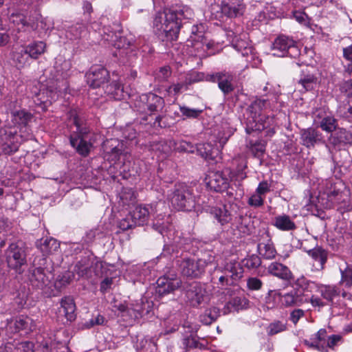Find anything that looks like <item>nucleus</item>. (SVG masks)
<instances>
[{"label":"nucleus","mask_w":352,"mask_h":352,"mask_svg":"<svg viewBox=\"0 0 352 352\" xmlns=\"http://www.w3.org/2000/svg\"><path fill=\"white\" fill-rule=\"evenodd\" d=\"M220 316V309L217 307H212L206 309L200 315L199 318L202 324L205 325L211 324Z\"/></svg>","instance_id":"nucleus-43"},{"label":"nucleus","mask_w":352,"mask_h":352,"mask_svg":"<svg viewBox=\"0 0 352 352\" xmlns=\"http://www.w3.org/2000/svg\"><path fill=\"white\" fill-rule=\"evenodd\" d=\"M164 203L158 202L148 205H140L131 212L133 221L139 226L146 224L155 213L159 212L160 208L164 206Z\"/></svg>","instance_id":"nucleus-14"},{"label":"nucleus","mask_w":352,"mask_h":352,"mask_svg":"<svg viewBox=\"0 0 352 352\" xmlns=\"http://www.w3.org/2000/svg\"><path fill=\"white\" fill-rule=\"evenodd\" d=\"M207 184L214 191L223 192L229 187V179L222 172L217 171L210 173Z\"/></svg>","instance_id":"nucleus-24"},{"label":"nucleus","mask_w":352,"mask_h":352,"mask_svg":"<svg viewBox=\"0 0 352 352\" xmlns=\"http://www.w3.org/2000/svg\"><path fill=\"white\" fill-rule=\"evenodd\" d=\"M85 26L81 23L69 26L66 30V36L70 40H76L80 38L85 32Z\"/></svg>","instance_id":"nucleus-48"},{"label":"nucleus","mask_w":352,"mask_h":352,"mask_svg":"<svg viewBox=\"0 0 352 352\" xmlns=\"http://www.w3.org/2000/svg\"><path fill=\"white\" fill-rule=\"evenodd\" d=\"M60 91H58L59 92ZM58 97V91L52 90H41L34 96V100L38 104H43L47 105V104H52L53 101H55Z\"/></svg>","instance_id":"nucleus-34"},{"label":"nucleus","mask_w":352,"mask_h":352,"mask_svg":"<svg viewBox=\"0 0 352 352\" xmlns=\"http://www.w3.org/2000/svg\"><path fill=\"white\" fill-rule=\"evenodd\" d=\"M115 308L119 311L118 315L120 316L135 320L149 312L150 305L149 302H145L144 298H141L127 305L124 303L116 305Z\"/></svg>","instance_id":"nucleus-11"},{"label":"nucleus","mask_w":352,"mask_h":352,"mask_svg":"<svg viewBox=\"0 0 352 352\" xmlns=\"http://www.w3.org/2000/svg\"><path fill=\"white\" fill-rule=\"evenodd\" d=\"M172 11L175 12L177 21L180 22L182 25V21L183 19H191L194 16L193 10L187 6H180L176 8H170Z\"/></svg>","instance_id":"nucleus-46"},{"label":"nucleus","mask_w":352,"mask_h":352,"mask_svg":"<svg viewBox=\"0 0 352 352\" xmlns=\"http://www.w3.org/2000/svg\"><path fill=\"white\" fill-rule=\"evenodd\" d=\"M318 82V78L316 74L308 70H303L298 80V85L301 87L300 91H307L314 89Z\"/></svg>","instance_id":"nucleus-27"},{"label":"nucleus","mask_w":352,"mask_h":352,"mask_svg":"<svg viewBox=\"0 0 352 352\" xmlns=\"http://www.w3.org/2000/svg\"><path fill=\"white\" fill-rule=\"evenodd\" d=\"M319 191L321 195L326 196V208L338 206V210L341 212L351 209L349 204V190L340 179L330 178L323 181L320 184Z\"/></svg>","instance_id":"nucleus-1"},{"label":"nucleus","mask_w":352,"mask_h":352,"mask_svg":"<svg viewBox=\"0 0 352 352\" xmlns=\"http://www.w3.org/2000/svg\"><path fill=\"white\" fill-rule=\"evenodd\" d=\"M210 213L221 226L228 223L232 219L231 214L225 206L212 207Z\"/></svg>","instance_id":"nucleus-33"},{"label":"nucleus","mask_w":352,"mask_h":352,"mask_svg":"<svg viewBox=\"0 0 352 352\" xmlns=\"http://www.w3.org/2000/svg\"><path fill=\"white\" fill-rule=\"evenodd\" d=\"M264 197L256 192L253 194L248 199V204L253 207H260L264 204Z\"/></svg>","instance_id":"nucleus-60"},{"label":"nucleus","mask_w":352,"mask_h":352,"mask_svg":"<svg viewBox=\"0 0 352 352\" xmlns=\"http://www.w3.org/2000/svg\"><path fill=\"white\" fill-rule=\"evenodd\" d=\"M243 266L248 270L256 269L261 264V261L259 256L252 254L250 256L244 258L242 261Z\"/></svg>","instance_id":"nucleus-54"},{"label":"nucleus","mask_w":352,"mask_h":352,"mask_svg":"<svg viewBox=\"0 0 352 352\" xmlns=\"http://www.w3.org/2000/svg\"><path fill=\"white\" fill-rule=\"evenodd\" d=\"M136 106L140 108L138 109L140 111L148 110L151 113L154 112H161L162 114L155 118L154 125L157 124L158 126L163 127V125L161 124V120L163 118L162 110L164 107V100L162 97L153 93L142 95L140 97V102Z\"/></svg>","instance_id":"nucleus-10"},{"label":"nucleus","mask_w":352,"mask_h":352,"mask_svg":"<svg viewBox=\"0 0 352 352\" xmlns=\"http://www.w3.org/2000/svg\"><path fill=\"white\" fill-rule=\"evenodd\" d=\"M9 21L17 27L19 31H25L28 28H34V25L27 21L25 16L23 13H12L9 16Z\"/></svg>","instance_id":"nucleus-38"},{"label":"nucleus","mask_w":352,"mask_h":352,"mask_svg":"<svg viewBox=\"0 0 352 352\" xmlns=\"http://www.w3.org/2000/svg\"><path fill=\"white\" fill-rule=\"evenodd\" d=\"M36 246L45 256L60 252V243L52 237L41 238L37 240Z\"/></svg>","instance_id":"nucleus-23"},{"label":"nucleus","mask_w":352,"mask_h":352,"mask_svg":"<svg viewBox=\"0 0 352 352\" xmlns=\"http://www.w3.org/2000/svg\"><path fill=\"white\" fill-rule=\"evenodd\" d=\"M15 352H34V344L28 341L20 342L16 345Z\"/></svg>","instance_id":"nucleus-62"},{"label":"nucleus","mask_w":352,"mask_h":352,"mask_svg":"<svg viewBox=\"0 0 352 352\" xmlns=\"http://www.w3.org/2000/svg\"><path fill=\"white\" fill-rule=\"evenodd\" d=\"M286 329V325L281 322H275L270 324L268 328V333L274 335L282 332Z\"/></svg>","instance_id":"nucleus-61"},{"label":"nucleus","mask_w":352,"mask_h":352,"mask_svg":"<svg viewBox=\"0 0 352 352\" xmlns=\"http://www.w3.org/2000/svg\"><path fill=\"white\" fill-rule=\"evenodd\" d=\"M75 311L76 305L72 297L65 296L61 299L59 311H63L67 320L72 321L75 319Z\"/></svg>","instance_id":"nucleus-31"},{"label":"nucleus","mask_w":352,"mask_h":352,"mask_svg":"<svg viewBox=\"0 0 352 352\" xmlns=\"http://www.w3.org/2000/svg\"><path fill=\"white\" fill-rule=\"evenodd\" d=\"M197 151L199 155L206 160H214L219 153V148L214 147L211 143L198 144Z\"/></svg>","instance_id":"nucleus-32"},{"label":"nucleus","mask_w":352,"mask_h":352,"mask_svg":"<svg viewBox=\"0 0 352 352\" xmlns=\"http://www.w3.org/2000/svg\"><path fill=\"white\" fill-rule=\"evenodd\" d=\"M136 197L131 188H124L120 194L119 204L123 207L129 206L135 202Z\"/></svg>","instance_id":"nucleus-50"},{"label":"nucleus","mask_w":352,"mask_h":352,"mask_svg":"<svg viewBox=\"0 0 352 352\" xmlns=\"http://www.w3.org/2000/svg\"><path fill=\"white\" fill-rule=\"evenodd\" d=\"M212 294L208 286L201 283H191L185 292V300L187 305L194 308H199L208 304Z\"/></svg>","instance_id":"nucleus-6"},{"label":"nucleus","mask_w":352,"mask_h":352,"mask_svg":"<svg viewBox=\"0 0 352 352\" xmlns=\"http://www.w3.org/2000/svg\"><path fill=\"white\" fill-rule=\"evenodd\" d=\"M52 278L50 272L46 273L43 268L36 267L30 273L29 280L32 287L44 289L50 285Z\"/></svg>","instance_id":"nucleus-18"},{"label":"nucleus","mask_w":352,"mask_h":352,"mask_svg":"<svg viewBox=\"0 0 352 352\" xmlns=\"http://www.w3.org/2000/svg\"><path fill=\"white\" fill-rule=\"evenodd\" d=\"M318 292L324 300H326L329 303H332L333 299L342 295L343 298H351V295L347 292L342 290L336 285H321L318 287Z\"/></svg>","instance_id":"nucleus-22"},{"label":"nucleus","mask_w":352,"mask_h":352,"mask_svg":"<svg viewBox=\"0 0 352 352\" xmlns=\"http://www.w3.org/2000/svg\"><path fill=\"white\" fill-rule=\"evenodd\" d=\"M4 133V137L1 141L3 142V151L7 154H11L16 152L19 148V143L17 140L16 131L11 128L0 130V134Z\"/></svg>","instance_id":"nucleus-21"},{"label":"nucleus","mask_w":352,"mask_h":352,"mask_svg":"<svg viewBox=\"0 0 352 352\" xmlns=\"http://www.w3.org/2000/svg\"><path fill=\"white\" fill-rule=\"evenodd\" d=\"M158 292L160 294H168L182 286V280L175 274L163 276L157 280Z\"/></svg>","instance_id":"nucleus-19"},{"label":"nucleus","mask_w":352,"mask_h":352,"mask_svg":"<svg viewBox=\"0 0 352 352\" xmlns=\"http://www.w3.org/2000/svg\"><path fill=\"white\" fill-rule=\"evenodd\" d=\"M262 285V281L256 277H250L247 280V286L250 290H258Z\"/></svg>","instance_id":"nucleus-64"},{"label":"nucleus","mask_w":352,"mask_h":352,"mask_svg":"<svg viewBox=\"0 0 352 352\" xmlns=\"http://www.w3.org/2000/svg\"><path fill=\"white\" fill-rule=\"evenodd\" d=\"M69 124L76 127V131L70 135V144L75 148L76 151L82 156H87L92 148L93 142L95 140L89 138L86 140L89 133L85 120L80 118L76 109H72L68 113Z\"/></svg>","instance_id":"nucleus-4"},{"label":"nucleus","mask_w":352,"mask_h":352,"mask_svg":"<svg viewBox=\"0 0 352 352\" xmlns=\"http://www.w3.org/2000/svg\"><path fill=\"white\" fill-rule=\"evenodd\" d=\"M46 45L42 41H37L25 46L27 52L31 59H36L45 51Z\"/></svg>","instance_id":"nucleus-44"},{"label":"nucleus","mask_w":352,"mask_h":352,"mask_svg":"<svg viewBox=\"0 0 352 352\" xmlns=\"http://www.w3.org/2000/svg\"><path fill=\"white\" fill-rule=\"evenodd\" d=\"M32 118V115L25 110L17 111L12 113V122L19 126H26Z\"/></svg>","instance_id":"nucleus-49"},{"label":"nucleus","mask_w":352,"mask_h":352,"mask_svg":"<svg viewBox=\"0 0 352 352\" xmlns=\"http://www.w3.org/2000/svg\"><path fill=\"white\" fill-rule=\"evenodd\" d=\"M102 87L104 93L114 100H120L124 98L123 87L116 80L112 81L110 84L105 83Z\"/></svg>","instance_id":"nucleus-36"},{"label":"nucleus","mask_w":352,"mask_h":352,"mask_svg":"<svg viewBox=\"0 0 352 352\" xmlns=\"http://www.w3.org/2000/svg\"><path fill=\"white\" fill-rule=\"evenodd\" d=\"M175 12L166 9L163 12L155 14L153 21V29L155 34L163 41L177 40L180 22L177 21Z\"/></svg>","instance_id":"nucleus-3"},{"label":"nucleus","mask_w":352,"mask_h":352,"mask_svg":"<svg viewBox=\"0 0 352 352\" xmlns=\"http://www.w3.org/2000/svg\"><path fill=\"white\" fill-rule=\"evenodd\" d=\"M113 142L116 143L117 141L115 140H107L104 142L103 148L107 153L111 154V160H117L121 154V150Z\"/></svg>","instance_id":"nucleus-52"},{"label":"nucleus","mask_w":352,"mask_h":352,"mask_svg":"<svg viewBox=\"0 0 352 352\" xmlns=\"http://www.w3.org/2000/svg\"><path fill=\"white\" fill-rule=\"evenodd\" d=\"M104 39L108 41L117 49H126L130 46L131 42L120 32H104Z\"/></svg>","instance_id":"nucleus-30"},{"label":"nucleus","mask_w":352,"mask_h":352,"mask_svg":"<svg viewBox=\"0 0 352 352\" xmlns=\"http://www.w3.org/2000/svg\"><path fill=\"white\" fill-rule=\"evenodd\" d=\"M267 269L270 274L282 280H289L293 277L289 267L278 262L271 263Z\"/></svg>","instance_id":"nucleus-28"},{"label":"nucleus","mask_w":352,"mask_h":352,"mask_svg":"<svg viewBox=\"0 0 352 352\" xmlns=\"http://www.w3.org/2000/svg\"><path fill=\"white\" fill-rule=\"evenodd\" d=\"M110 266L107 263L98 261L96 258L85 256L77 262L74 272L82 278H91L93 274L102 276L107 274V270Z\"/></svg>","instance_id":"nucleus-5"},{"label":"nucleus","mask_w":352,"mask_h":352,"mask_svg":"<svg viewBox=\"0 0 352 352\" xmlns=\"http://www.w3.org/2000/svg\"><path fill=\"white\" fill-rule=\"evenodd\" d=\"M300 140L305 146L311 148L322 142V135L314 128H308L301 131Z\"/></svg>","instance_id":"nucleus-25"},{"label":"nucleus","mask_w":352,"mask_h":352,"mask_svg":"<svg viewBox=\"0 0 352 352\" xmlns=\"http://www.w3.org/2000/svg\"><path fill=\"white\" fill-rule=\"evenodd\" d=\"M228 36L232 38V43L234 47L241 52L243 56H248L252 53V49L250 46V43L247 40L246 34L243 33L240 35H236L234 32L230 31L228 32Z\"/></svg>","instance_id":"nucleus-26"},{"label":"nucleus","mask_w":352,"mask_h":352,"mask_svg":"<svg viewBox=\"0 0 352 352\" xmlns=\"http://www.w3.org/2000/svg\"><path fill=\"white\" fill-rule=\"evenodd\" d=\"M271 108L267 100L257 98L254 100L248 107L246 127L247 133L254 131H261L269 128L267 133L273 135L275 133L274 128L271 126L274 124V118L272 117L265 116L262 114L263 111Z\"/></svg>","instance_id":"nucleus-2"},{"label":"nucleus","mask_w":352,"mask_h":352,"mask_svg":"<svg viewBox=\"0 0 352 352\" xmlns=\"http://www.w3.org/2000/svg\"><path fill=\"white\" fill-rule=\"evenodd\" d=\"M179 270L182 274L190 278H199L204 272L206 263L202 259L185 257L177 261Z\"/></svg>","instance_id":"nucleus-12"},{"label":"nucleus","mask_w":352,"mask_h":352,"mask_svg":"<svg viewBox=\"0 0 352 352\" xmlns=\"http://www.w3.org/2000/svg\"><path fill=\"white\" fill-rule=\"evenodd\" d=\"M327 331L324 329H320L309 340H305L304 344L309 348L326 352L327 347L333 349L342 341L340 335H332L326 339Z\"/></svg>","instance_id":"nucleus-8"},{"label":"nucleus","mask_w":352,"mask_h":352,"mask_svg":"<svg viewBox=\"0 0 352 352\" xmlns=\"http://www.w3.org/2000/svg\"><path fill=\"white\" fill-rule=\"evenodd\" d=\"M179 110L182 115L186 118H197L203 112L202 109H191L186 106H179Z\"/></svg>","instance_id":"nucleus-55"},{"label":"nucleus","mask_w":352,"mask_h":352,"mask_svg":"<svg viewBox=\"0 0 352 352\" xmlns=\"http://www.w3.org/2000/svg\"><path fill=\"white\" fill-rule=\"evenodd\" d=\"M248 219H240V221L238 223L236 226L237 228V233L235 232L234 235L236 236V237H242L246 235H249L252 232V226H250L248 223Z\"/></svg>","instance_id":"nucleus-53"},{"label":"nucleus","mask_w":352,"mask_h":352,"mask_svg":"<svg viewBox=\"0 0 352 352\" xmlns=\"http://www.w3.org/2000/svg\"><path fill=\"white\" fill-rule=\"evenodd\" d=\"M171 75L170 67L164 66L161 67L155 74V78L159 81H166Z\"/></svg>","instance_id":"nucleus-59"},{"label":"nucleus","mask_w":352,"mask_h":352,"mask_svg":"<svg viewBox=\"0 0 352 352\" xmlns=\"http://www.w3.org/2000/svg\"><path fill=\"white\" fill-rule=\"evenodd\" d=\"M204 74L201 72H192L185 76L184 84L186 86L203 80Z\"/></svg>","instance_id":"nucleus-56"},{"label":"nucleus","mask_w":352,"mask_h":352,"mask_svg":"<svg viewBox=\"0 0 352 352\" xmlns=\"http://www.w3.org/2000/svg\"><path fill=\"white\" fill-rule=\"evenodd\" d=\"M54 68L56 70V77L66 78L68 76V72L70 69V63L66 60L57 58L55 63Z\"/></svg>","instance_id":"nucleus-47"},{"label":"nucleus","mask_w":352,"mask_h":352,"mask_svg":"<svg viewBox=\"0 0 352 352\" xmlns=\"http://www.w3.org/2000/svg\"><path fill=\"white\" fill-rule=\"evenodd\" d=\"M273 55L278 57L285 56L296 58L300 54L296 42L290 36L281 34L278 36L272 45Z\"/></svg>","instance_id":"nucleus-9"},{"label":"nucleus","mask_w":352,"mask_h":352,"mask_svg":"<svg viewBox=\"0 0 352 352\" xmlns=\"http://www.w3.org/2000/svg\"><path fill=\"white\" fill-rule=\"evenodd\" d=\"M274 226L282 231H291L296 228V224L291 217L285 214L275 217Z\"/></svg>","instance_id":"nucleus-35"},{"label":"nucleus","mask_w":352,"mask_h":352,"mask_svg":"<svg viewBox=\"0 0 352 352\" xmlns=\"http://www.w3.org/2000/svg\"><path fill=\"white\" fill-rule=\"evenodd\" d=\"M337 111L341 117L346 118H352V106L349 104L340 106Z\"/></svg>","instance_id":"nucleus-63"},{"label":"nucleus","mask_w":352,"mask_h":352,"mask_svg":"<svg viewBox=\"0 0 352 352\" xmlns=\"http://www.w3.org/2000/svg\"><path fill=\"white\" fill-rule=\"evenodd\" d=\"M258 252L263 258L267 260L273 259L276 255V250L270 239H268L267 243H258Z\"/></svg>","instance_id":"nucleus-40"},{"label":"nucleus","mask_w":352,"mask_h":352,"mask_svg":"<svg viewBox=\"0 0 352 352\" xmlns=\"http://www.w3.org/2000/svg\"><path fill=\"white\" fill-rule=\"evenodd\" d=\"M234 78L232 73L223 71L211 75L209 80L217 82L221 91L224 94H228L234 89Z\"/></svg>","instance_id":"nucleus-17"},{"label":"nucleus","mask_w":352,"mask_h":352,"mask_svg":"<svg viewBox=\"0 0 352 352\" xmlns=\"http://www.w3.org/2000/svg\"><path fill=\"white\" fill-rule=\"evenodd\" d=\"M245 8L246 6L243 0H222L221 1V12L230 18L242 16Z\"/></svg>","instance_id":"nucleus-16"},{"label":"nucleus","mask_w":352,"mask_h":352,"mask_svg":"<svg viewBox=\"0 0 352 352\" xmlns=\"http://www.w3.org/2000/svg\"><path fill=\"white\" fill-rule=\"evenodd\" d=\"M136 226L138 225L135 221H133L131 212H130L125 218L122 219L119 223L120 228L123 230L131 229Z\"/></svg>","instance_id":"nucleus-58"},{"label":"nucleus","mask_w":352,"mask_h":352,"mask_svg":"<svg viewBox=\"0 0 352 352\" xmlns=\"http://www.w3.org/2000/svg\"><path fill=\"white\" fill-rule=\"evenodd\" d=\"M314 122L323 131L332 132L337 127V120L329 113H327L324 109H318L314 113Z\"/></svg>","instance_id":"nucleus-20"},{"label":"nucleus","mask_w":352,"mask_h":352,"mask_svg":"<svg viewBox=\"0 0 352 352\" xmlns=\"http://www.w3.org/2000/svg\"><path fill=\"white\" fill-rule=\"evenodd\" d=\"M12 60L18 68H23L30 65V57L25 52V48L23 47L12 53Z\"/></svg>","instance_id":"nucleus-39"},{"label":"nucleus","mask_w":352,"mask_h":352,"mask_svg":"<svg viewBox=\"0 0 352 352\" xmlns=\"http://www.w3.org/2000/svg\"><path fill=\"white\" fill-rule=\"evenodd\" d=\"M175 149L179 152L193 153L195 147L191 142L182 140L175 143Z\"/></svg>","instance_id":"nucleus-57"},{"label":"nucleus","mask_w":352,"mask_h":352,"mask_svg":"<svg viewBox=\"0 0 352 352\" xmlns=\"http://www.w3.org/2000/svg\"><path fill=\"white\" fill-rule=\"evenodd\" d=\"M296 285L299 286V289L296 290L298 294H300V296H302L304 299V301L307 300L309 298L310 294L313 292V289H315L316 285L314 282L308 281L305 278L298 279L296 281Z\"/></svg>","instance_id":"nucleus-42"},{"label":"nucleus","mask_w":352,"mask_h":352,"mask_svg":"<svg viewBox=\"0 0 352 352\" xmlns=\"http://www.w3.org/2000/svg\"><path fill=\"white\" fill-rule=\"evenodd\" d=\"M248 147L252 154L259 159L263 157L265 151V144L261 140L256 141L255 142L250 141L248 144Z\"/></svg>","instance_id":"nucleus-51"},{"label":"nucleus","mask_w":352,"mask_h":352,"mask_svg":"<svg viewBox=\"0 0 352 352\" xmlns=\"http://www.w3.org/2000/svg\"><path fill=\"white\" fill-rule=\"evenodd\" d=\"M309 256H310L315 261L319 263L320 267L324 268V265L327 260V252L322 248L317 247L307 252Z\"/></svg>","instance_id":"nucleus-45"},{"label":"nucleus","mask_w":352,"mask_h":352,"mask_svg":"<svg viewBox=\"0 0 352 352\" xmlns=\"http://www.w3.org/2000/svg\"><path fill=\"white\" fill-rule=\"evenodd\" d=\"M6 255L8 267L20 273L21 267L26 263V253L22 243H11Z\"/></svg>","instance_id":"nucleus-13"},{"label":"nucleus","mask_w":352,"mask_h":352,"mask_svg":"<svg viewBox=\"0 0 352 352\" xmlns=\"http://www.w3.org/2000/svg\"><path fill=\"white\" fill-rule=\"evenodd\" d=\"M152 221V228L161 234H164L169 226V217L157 212L153 217Z\"/></svg>","instance_id":"nucleus-37"},{"label":"nucleus","mask_w":352,"mask_h":352,"mask_svg":"<svg viewBox=\"0 0 352 352\" xmlns=\"http://www.w3.org/2000/svg\"><path fill=\"white\" fill-rule=\"evenodd\" d=\"M280 302L285 307L300 306L303 303L304 299L296 289L285 294L278 293Z\"/></svg>","instance_id":"nucleus-29"},{"label":"nucleus","mask_w":352,"mask_h":352,"mask_svg":"<svg viewBox=\"0 0 352 352\" xmlns=\"http://www.w3.org/2000/svg\"><path fill=\"white\" fill-rule=\"evenodd\" d=\"M87 82L92 88L103 87L109 78V72L101 65H95L91 67L86 74Z\"/></svg>","instance_id":"nucleus-15"},{"label":"nucleus","mask_w":352,"mask_h":352,"mask_svg":"<svg viewBox=\"0 0 352 352\" xmlns=\"http://www.w3.org/2000/svg\"><path fill=\"white\" fill-rule=\"evenodd\" d=\"M172 206L181 210H191L195 208V201L190 188L186 184H179L170 197Z\"/></svg>","instance_id":"nucleus-7"},{"label":"nucleus","mask_w":352,"mask_h":352,"mask_svg":"<svg viewBox=\"0 0 352 352\" xmlns=\"http://www.w3.org/2000/svg\"><path fill=\"white\" fill-rule=\"evenodd\" d=\"M341 278L340 285L346 289L352 288V265L345 264L344 266H340Z\"/></svg>","instance_id":"nucleus-41"}]
</instances>
